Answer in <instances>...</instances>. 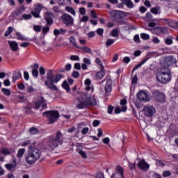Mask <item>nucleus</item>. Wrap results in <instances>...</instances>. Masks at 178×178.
<instances>
[{
  "mask_svg": "<svg viewBox=\"0 0 178 178\" xmlns=\"http://www.w3.org/2000/svg\"><path fill=\"white\" fill-rule=\"evenodd\" d=\"M63 74H54V70H49L46 76L42 78V81L44 83V86L49 90L51 91H58L59 89L56 86V83H59L60 80H62Z\"/></svg>",
  "mask_w": 178,
  "mask_h": 178,
  "instance_id": "1",
  "label": "nucleus"
},
{
  "mask_svg": "<svg viewBox=\"0 0 178 178\" xmlns=\"http://www.w3.org/2000/svg\"><path fill=\"white\" fill-rule=\"evenodd\" d=\"M40 157L41 150L37 147H34L28 151L25 160L28 165H34Z\"/></svg>",
  "mask_w": 178,
  "mask_h": 178,
  "instance_id": "2",
  "label": "nucleus"
},
{
  "mask_svg": "<svg viewBox=\"0 0 178 178\" xmlns=\"http://www.w3.org/2000/svg\"><path fill=\"white\" fill-rule=\"evenodd\" d=\"M157 81L162 84H168L172 80V72L168 67H162L156 76Z\"/></svg>",
  "mask_w": 178,
  "mask_h": 178,
  "instance_id": "3",
  "label": "nucleus"
},
{
  "mask_svg": "<svg viewBox=\"0 0 178 178\" xmlns=\"http://www.w3.org/2000/svg\"><path fill=\"white\" fill-rule=\"evenodd\" d=\"M78 101L79 102L76 106L78 109H86V108H88V106H95V105H97V100L92 95H90L86 99L79 97Z\"/></svg>",
  "mask_w": 178,
  "mask_h": 178,
  "instance_id": "4",
  "label": "nucleus"
},
{
  "mask_svg": "<svg viewBox=\"0 0 178 178\" xmlns=\"http://www.w3.org/2000/svg\"><path fill=\"white\" fill-rule=\"evenodd\" d=\"M129 15H130V13L118 10H114L110 12L111 17H112L116 23L121 24V26L126 24V22L123 20V19H124V17H127Z\"/></svg>",
  "mask_w": 178,
  "mask_h": 178,
  "instance_id": "5",
  "label": "nucleus"
},
{
  "mask_svg": "<svg viewBox=\"0 0 178 178\" xmlns=\"http://www.w3.org/2000/svg\"><path fill=\"white\" fill-rule=\"evenodd\" d=\"M63 143V134L60 131H58L56 135V138L51 137L49 140V147L51 149H55V148L59 147V144L62 145Z\"/></svg>",
  "mask_w": 178,
  "mask_h": 178,
  "instance_id": "6",
  "label": "nucleus"
},
{
  "mask_svg": "<svg viewBox=\"0 0 178 178\" xmlns=\"http://www.w3.org/2000/svg\"><path fill=\"white\" fill-rule=\"evenodd\" d=\"M55 17V15H54L53 12L51 11H47L44 13V19L47 22V26H44L42 28V33L44 34H47L49 31V26H52L54 24V19Z\"/></svg>",
  "mask_w": 178,
  "mask_h": 178,
  "instance_id": "7",
  "label": "nucleus"
},
{
  "mask_svg": "<svg viewBox=\"0 0 178 178\" xmlns=\"http://www.w3.org/2000/svg\"><path fill=\"white\" fill-rule=\"evenodd\" d=\"M43 116H46L49 120V124H54L60 118L59 111H49L43 113Z\"/></svg>",
  "mask_w": 178,
  "mask_h": 178,
  "instance_id": "8",
  "label": "nucleus"
},
{
  "mask_svg": "<svg viewBox=\"0 0 178 178\" xmlns=\"http://www.w3.org/2000/svg\"><path fill=\"white\" fill-rule=\"evenodd\" d=\"M60 19L67 27H72L74 24V18L67 13H63L60 16Z\"/></svg>",
  "mask_w": 178,
  "mask_h": 178,
  "instance_id": "9",
  "label": "nucleus"
},
{
  "mask_svg": "<svg viewBox=\"0 0 178 178\" xmlns=\"http://www.w3.org/2000/svg\"><path fill=\"white\" fill-rule=\"evenodd\" d=\"M137 98L142 102H149L151 98L149 96V92L147 90H140L137 94Z\"/></svg>",
  "mask_w": 178,
  "mask_h": 178,
  "instance_id": "10",
  "label": "nucleus"
},
{
  "mask_svg": "<svg viewBox=\"0 0 178 178\" xmlns=\"http://www.w3.org/2000/svg\"><path fill=\"white\" fill-rule=\"evenodd\" d=\"M150 31H152V33L156 35H163L169 33L168 28L165 26H156L151 29Z\"/></svg>",
  "mask_w": 178,
  "mask_h": 178,
  "instance_id": "11",
  "label": "nucleus"
},
{
  "mask_svg": "<svg viewBox=\"0 0 178 178\" xmlns=\"http://www.w3.org/2000/svg\"><path fill=\"white\" fill-rule=\"evenodd\" d=\"M143 112L147 118H152L156 113V109L153 106L146 105L143 107Z\"/></svg>",
  "mask_w": 178,
  "mask_h": 178,
  "instance_id": "12",
  "label": "nucleus"
},
{
  "mask_svg": "<svg viewBox=\"0 0 178 178\" xmlns=\"http://www.w3.org/2000/svg\"><path fill=\"white\" fill-rule=\"evenodd\" d=\"M153 97L155 101H157V102H160V104H163V102H165V94L159 92V90H153Z\"/></svg>",
  "mask_w": 178,
  "mask_h": 178,
  "instance_id": "13",
  "label": "nucleus"
},
{
  "mask_svg": "<svg viewBox=\"0 0 178 178\" xmlns=\"http://www.w3.org/2000/svg\"><path fill=\"white\" fill-rule=\"evenodd\" d=\"M41 10H42V6L41 3H36L34 6V10L31 11V15L33 17L38 19V17H40V13H41Z\"/></svg>",
  "mask_w": 178,
  "mask_h": 178,
  "instance_id": "14",
  "label": "nucleus"
},
{
  "mask_svg": "<svg viewBox=\"0 0 178 178\" xmlns=\"http://www.w3.org/2000/svg\"><path fill=\"white\" fill-rule=\"evenodd\" d=\"M124 171L123 168L118 165L115 168V173L111 175V178H124Z\"/></svg>",
  "mask_w": 178,
  "mask_h": 178,
  "instance_id": "15",
  "label": "nucleus"
},
{
  "mask_svg": "<svg viewBox=\"0 0 178 178\" xmlns=\"http://www.w3.org/2000/svg\"><path fill=\"white\" fill-rule=\"evenodd\" d=\"M137 166L139 168V169H140V170H143V172H147V170L149 169V164L145 161V159H144L139 161Z\"/></svg>",
  "mask_w": 178,
  "mask_h": 178,
  "instance_id": "16",
  "label": "nucleus"
},
{
  "mask_svg": "<svg viewBox=\"0 0 178 178\" xmlns=\"http://www.w3.org/2000/svg\"><path fill=\"white\" fill-rule=\"evenodd\" d=\"M35 109H38L39 108H41L42 105V109H47V103L45 102V99L44 97H39L38 101L35 102Z\"/></svg>",
  "mask_w": 178,
  "mask_h": 178,
  "instance_id": "17",
  "label": "nucleus"
},
{
  "mask_svg": "<svg viewBox=\"0 0 178 178\" xmlns=\"http://www.w3.org/2000/svg\"><path fill=\"white\" fill-rule=\"evenodd\" d=\"M104 91L106 93L112 92V79L111 78L108 79L106 81Z\"/></svg>",
  "mask_w": 178,
  "mask_h": 178,
  "instance_id": "18",
  "label": "nucleus"
},
{
  "mask_svg": "<svg viewBox=\"0 0 178 178\" xmlns=\"http://www.w3.org/2000/svg\"><path fill=\"white\" fill-rule=\"evenodd\" d=\"M161 20L163 22H165V23L169 26V27H171L172 29H177V22L168 19H161Z\"/></svg>",
  "mask_w": 178,
  "mask_h": 178,
  "instance_id": "19",
  "label": "nucleus"
},
{
  "mask_svg": "<svg viewBox=\"0 0 178 178\" xmlns=\"http://www.w3.org/2000/svg\"><path fill=\"white\" fill-rule=\"evenodd\" d=\"M175 63L176 57H175L174 56H170L167 57L165 63L168 65V66H173Z\"/></svg>",
  "mask_w": 178,
  "mask_h": 178,
  "instance_id": "20",
  "label": "nucleus"
},
{
  "mask_svg": "<svg viewBox=\"0 0 178 178\" xmlns=\"http://www.w3.org/2000/svg\"><path fill=\"white\" fill-rule=\"evenodd\" d=\"M105 76V68H101L100 71L95 74L96 80H102Z\"/></svg>",
  "mask_w": 178,
  "mask_h": 178,
  "instance_id": "21",
  "label": "nucleus"
},
{
  "mask_svg": "<svg viewBox=\"0 0 178 178\" xmlns=\"http://www.w3.org/2000/svg\"><path fill=\"white\" fill-rule=\"evenodd\" d=\"M15 37L17 40L19 41H29V38L24 36V35L22 34L20 32H16Z\"/></svg>",
  "mask_w": 178,
  "mask_h": 178,
  "instance_id": "22",
  "label": "nucleus"
},
{
  "mask_svg": "<svg viewBox=\"0 0 178 178\" xmlns=\"http://www.w3.org/2000/svg\"><path fill=\"white\" fill-rule=\"evenodd\" d=\"M8 44L12 51H16L19 49V44L16 41H8Z\"/></svg>",
  "mask_w": 178,
  "mask_h": 178,
  "instance_id": "23",
  "label": "nucleus"
},
{
  "mask_svg": "<svg viewBox=\"0 0 178 178\" xmlns=\"http://www.w3.org/2000/svg\"><path fill=\"white\" fill-rule=\"evenodd\" d=\"M85 86L86 91H90L91 90V92H94V88H91V79H86L85 81Z\"/></svg>",
  "mask_w": 178,
  "mask_h": 178,
  "instance_id": "24",
  "label": "nucleus"
},
{
  "mask_svg": "<svg viewBox=\"0 0 178 178\" xmlns=\"http://www.w3.org/2000/svg\"><path fill=\"white\" fill-rule=\"evenodd\" d=\"M151 13H153V15H161L162 12L161 11V7L159 6H157L156 7H153L150 10Z\"/></svg>",
  "mask_w": 178,
  "mask_h": 178,
  "instance_id": "25",
  "label": "nucleus"
},
{
  "mask_svg": "<svg viewBox=\"0 0 178 178\" xmlns=\"http://www.w3.org/2000/svg\"><path fill=\"white\" fill-rule=\"evenodd\" d=\"M123 3L128 9H133L134 8V3L131 0H124Z\"/></svg>",
  "mask_w": 178,
  "mask_h": 178,
  "instance_id": "26",
  "label": "nucleus"
},
{
  "mask_svg": "<svg viewBox=\"0 0 178 178\" xmlns=\"http://www.w3.org/2000/svg\"><path fill=\"white\" fill-rule=\"evenodd\" d=\"M148 59H149V58H147L145 60H143L141 63H140L139 64L136 65L132 69V73H134V72H136V70H137V69H138L139 67H141L143 65H145L148 61Z\"/></svg>",
  "mask_w": 178,
  "mask_h": 178,
  "instance_id": "27",
  "label": "nucleus"
},
{
  "mask_svg": "<svg viewBox=\"0 0 178 178\" xmlns=\"http://www.w3.org/2000/svg\"><path fill=\"white\" fill-rule=\"evenodd\" d=\"M79 49H81V51H83V52H86V54H89V55H91L92 54V51L91 50V48L88 47V46H84L82 47H78Z\"/></svg>",
  "mask_w": 178,
  "mask_h": 178,
  "instance_id": "28",
  "label": "nucleus"
},
{
  "mask_svg": "<svg viewBox=\"0 0 178 178\" xmlns=\"http://www.w3.org/2000/svg\"><path fill=\"white\" fill-rule=\"evenodd\" d=\"M25 153H26V149L20 148L18 149L17 157L19 158V159H22V158H23V155H24Z\"/></svg>",
  "mask_w": 178,
  "mask_h": 178,
  "instance_id": "29",
  "label": "nucleus"
},
{
  "mask_svg": "<svg viewBox=\"0 0 178 178\" xmlns=\"http://www.w3.org/2000/svg\"><path fill=\"white\" fill-rule=\"evenodd\" d=\"M65 10L66 12H68V13L72 15V16H76V11L74 10V8H73V7L67 6H65Z\"/></svg>",
  "mask_w": 178,
  "mask_h": 178,
  "instance_id": "30",
  "label": "nucleus"
},
{
  "mask_svg": "<svg viewBox=\"0 0 178 178\" xmlns=\"http://www.w3.org/2000/svg\"><path fill=\"white\" fill-rule=\"evenodd\" d=\"M173 36L170 35L168 36L165 39V45H172V44H173Z\"/></svg>",
  "mask_w": 178,
  "mask_h": 178,
  "instance_id": "31",
  "label": "nucleus"
},
{
  "mask_svg": "<svg viewBox=\"0 0 178 178\" xmlns=\"http://www.w3.org/2000/svg\"><path fill=\"white\" fill-rule=\"evenodd\" d=\"M5 168L10 170V172H15V169H16V165H13L12 163H7L5 165Z\"/></svg>",
  "mask_w": 178,
  "mask_h": 178,
  "instance_id": "32",
  "label": "nucleus"
},
{
  "mask_svg": "<svg viewBox=\"0 0 178 178\" xmlns=\"http://www.w3.org/2000/svg\"><path fill=\"white\" fill-rule=\"evenodd\" d=\"M62 87L67 91V92H70V86H69V83H67V81H64L62 83Z\"/></svg>",
  "mask_w": 178,
  "mask_h": 178,
  "instance_id": "33",
  "label": "nucleus"
},
{
  "mask_svg": "<svg viewBox=\"0 0 178 178\" xmlns=\"http://www.w3.org/2000/svg\"><path fill=\"white\" fill-rule=\"evenodd\" d=\"M22 77V73L20 72H14L13 74V79L16 81Z\"/></svg>",
  "mask_w": 178,
  "mask_h": 178,
  "instance_id": "34",
  "label": "nucleus"
},
{
  "mask_svg": "<svg viewBox=\"0 0 178 178\" xmlns=\"http://www.w3.org/2000/svg\"><path fill=\"white\" fill-rule=\"evenodd\" d=\"M120 104L122 105V112H126V111H127V107L125 106L124 105L127 104V100L125 99H122L120 101Z\"/></svg>",
  "mask_w": 178,
  "mask_h": 178,
  "instance_id": "35",
  "label": "nucleus"
},
{
  "mask_svg": "<svg viewBox=\"0 0 178 178\" xmlns=\"http://www.w3.org/2000/svg\"><path fill=\"white\" fill-rule=\"evenodd\" d=\"M1 154H2L3 155H10V154H12V152H10V149L6 147H3L1 151Z\"/></svg>",
  "mask_w": 178,
  "mask_h": 178,
  "instance_id": "36",
  "label": "nucleus"
},
{
  "mask_svg": "<svg viewBox=\"0 0 178 178\" xmlns=\"http://www.w3.org/2000/svg\"><path fill=\"white\" fill-rule=\"evenodd\" d=\"M12 33H13V28L12 26H9L4 33V37H9Z\"/></svg>",
  "mask_w": 178,
  "mask_h": 178,
  "instance_id": "37",
  "label": "nucleus"
},
{
  "mask_svg": "<svg viewBox=\"0 0 178 178\" xmlns=\"http://www.w3.org/2000/svg\"><path fill=\"white\" fill-rule=\"evenodd\" d=\"M31 19V14H24L19 20H30Z\"/></svg>",
  "mask_w": 178,
  "mask_h": 178,
  "instance_id": "38",
  "label": "nucleus"
},
{
  "mask_svg": "<svg viewBox=\"0 0 178 178\" xmlns=\"http://www.w3.org/2000/svg\"><path fill=\"white\" fill-rule=\"evenodd\" d=\"M95 63H97V65L100 66L101 69H102V70L105 69V67H104V64L102 63V61L101 60V59L99 58H96Z\"/></svg>",
  "mask_w": 178,
  "mask_h": 178,
  "instance_id": "39",
  "label": "nucleus"
},
{
  "mask_svg": "<svg viewBox=\"0 0 178 178\" xmlns=\"http://www.w3.org/2000/svg\"><path fill=\"white\" fill-rule=\"evenodd\" d=\"M1 91H2L3 94H4V95H6V97H10V95L11 94L10 90H9L8 88H3L1 89Z\"/></svg>",
  "mask_w": 178,
  "mask_h": 178,
  "instance_id": "40",
  "label": "nucleus"
},
{
  "mask_svg": "<svg viewBox=\"0 0 178 178\" xmlns=\"http://www.w3.org/2000/svg\"><path fill=\"white\" fill-rule=\"evenodd\" d=\"M70 42L72 44V45H74V47H75L76 48H79L77 43L76 42V38H74V37H70Z\"/></svg>",
  "mask_w": 178,
  "mask_h": 178,
  "instance_id": "41",
  "label": "nucleus"
},
{
  "mask_svg": "<svg viewBox=\"0 0 178 178\" xmlns=\"http://www.w3.org/2000/svg\"><path fill=\"white\" fill-rule=\"evenodd\" d=\"M29 133L32 135L34 136L38 133V129L35 127H32L29 129Z\"/></svg>",
  "mask_w": 178,
  "mask_h": 178,
  "instance_id": "42",
  "label": "nucleus"
},
{
  "mask_svg": "<svg viewBox=\"0 0 178 178\" xmlns=\"http://www.w3.org/2000/svg\"><path fill=\"white\" fill-rule=\"evenodd\" d=\"M115 40L114 39H108L106 42V47H111V45L115 44Z\"/></svg>",
  "mask_w": 178,
  "mask_h": 178,
  "instance_id": "43",
  "label": "nucleus"
},
{
  "mask_svg": "<svg viewBox=\"0 0 178 178\" xmlns=\"http://www.w3.org/2000/svg\"><path fill=\"white\" fill-rule=\"evenodd\" d=\"M140 38L145 40H149V35L147 33H143L140 34Z\"/></svg>",
  "mask_w": 178,
  "mask_h": 178,
  "instance_id": "44",
  "label": "nucleus"
},
{
  "mask_svg": "<svg viewBox=\"0 0 178 178\" xmlns=\"http://www.w3.org/2000/svg\"><path fill=\"white\" fill-rule=\"evenodd\" d=\"M72 76L74 77V79H79V77H80V72L78 71H73L72 73Z\"/></svg>",
  "mask_w": 178,
  "mask_h": 178,
  "instance_id": "45",
  "label": "nucleus"
},
{
  "mask_svg": "<svg viewBox=\"0 0 178 178\" xmlns=\"http://www.w3.org/2000/svg\"><path fill=\"white\" fill-rule=\"evenodd\" d=\"M40 49L42 52H45V51H48V47L43 43L40 44Z\"/></svg>",
  "mask_w": 178,
  "mask_h": 178,
  "instance_id": "46",
  "label": "nucleus"
},
{
  "mask_svg": "<svg viewBox=\"0 0 178 178\" xmlns=\"http://www.w3.org/2000/svg\"><path fill=\"white\" fill-rule=\"evenodd\" d=\"M90 18L87 15H83L82 18L79 20L80 23H86V22H88Z\"/></svg>",
  "mask_w": 178,
  "mask_h": 178,
  "instance_id": "47",
  "label": "nucleus"
},
{
  "mask_svg": "<svg viewBox=\"0 0 178 178\" xmlns=\"http://www.w3.org/2000/svg\"><path fill=\"white\" fill-rule=\"evenodd\" d=\"M70 59L73 61H79L80 60V57H79V56L76 55H72L70 56Z\"/></svg>",
  "mask_w": 178,
  "mask_h": 178,
  "instance_id": "48",
  "label": "nucleus"
},
{
  "mask_svg": "<svg viewBox=\"0 0 178 178\" xmlns=\"http://www.w3.org/2000/svg\"><path fill=\"white\" fill-rule=\"evenodd\" d=\"M111 35L113 37H118L119 35V31H118V29H113L111 31Z\"/></svg>",
  "mask_w": 178,
  "mask_h": 178,
  "instance_id": "49",
  "label": "nucleus"
},
{
  "mask_svg": "<svg viewBox=\"0 0 178 178\" xmlns=\"http://www.w3.org/2000/svg\"><path fill=\"white\" fill-rule=\"evenodd\" d=\"M78 152L82 156V158H83L84 159H87V154L86 153V152L83 150H79Z\"/></svg>",
  "mask_w": 178,
  "mask_h": 178,
  "instance_id": "50",
  "label": "nucleus"
},
{
  "mask_svg": "<svg viewBox=\"0 0 178 178\" xmlns=\"http://www.w3.org/2000/svg\"><path fill=\"white\" fill-rule=\"evenodd\" d=\"M97 34L100 36L104 35V29H102V28L97 29Z\"/></svg>",
  "mask_w": 178,
  "mask_h": 178,
  "instance_id": "51",
  "label": "nucleus"
},
{
  "mask_svg": "<svg viewBox=\"0 0 178 178\" xmlns=\"http://www.w3.org/2000/svg\"><path fill=\"white\" fill-rule=\"evenodd\" d=\"M33 30H34V31H36L37 33H40V31H41V26H40V25L33 26Z\"/></svg>",
  "mask_w": 178,
  "mask_h": 178,
  "instance_id": "52",
  "label": "nucleus"
},
{
  "mask_svg": "<svg viewBox=\"0 0 178 178\" xmlns=\"http://www.w3.org/2000/svg\"><path fill=\"white\" fill-rule=\"evenodd\" d=\"M113 109H115L113 106L110 105L108 106L107 111H108V115H112V112H113Z\"/></svg>",
  "mask_w": 178,
  "mask_h": 178,
  "instance_id": "53",
  "label": "nucleus"
},
{
  "mask_svg": "<svg viewBox=\"0 0 178 178\" xmlns=\"http://www.w3.org/2000/svg\"><path fill=\"white\" fill-rule=\"evenodd\" d=\"M88 131H90V128L84 127L81 130V134L83 135H86V134H87V133H88Z\"/></svg>",
  "mask_w": 178,
  "mask_h": 178,
  "instance_id": "54",
  "label": "nucleus"
},
{
  "mask_svg": "<svg viewBox=\"0 0 178 178\" xmlns=\"http://www.w3.org/2000/svg\"><path fill=\"white\" fill-rule=\"evenodd\" d=\"M172 173L170 172V171H163V177H169V176H171Z\"/></svg>",
  "mask_w": 178,
  "mask_h": 178,
  "instance_id": "55",
  "label": "nucleus"
},
{
  "mask_svg": "<svg viewBox=\"0 0 178 178\" xmlns=\"http://www.w3.org/2000/svg\"><path fill=\"white\" fill-rule=\"evenodd\" d=\"M79 13H80V15H86V8H84V7L79 8Z\"/></svg>",
  "mask_w": 178,
  "mask_h": 178,
  "instance_id": "56",
  "label": "nucleus"
},
{
  "mask_svg": "<svg viewBox=\"0 0 178 178\" xmlns=\"http://www.w3.org/2000/svg\"><path fill=\"white\" fill-rule=\"evenodd\" d=\"M83 61L86 65H91V60L88 58H84Z\"/></svg>",
  "mask_w": 178,
  "mask_h": 178,
  "instance_id": "57",
  "label": "nucleus"
},
{
  "mask_svg": "<svg viewBox=\"0 0 178 178\" xmlns=\"http://www.w3.org/2000/svg\"><path fill=\"white\" fill-rule=\"evenodd\" d=\"M88 38H94V37H95V31H91V32H89L88 34H87Z\"/></svg>",
  "mask_w": 178,
  "mask_h": 178,
  "instance_id": "58",
  "label": "nucleus"
},
{
  "mask_svg": "<svg viewBox=\"0 0 178 178\" xmlns=\"http://www.w3.org/2000/svg\"><path fill=\"white\" fill-rule=\"evenodd\" d=\"M27 92H34L35 91V89L32 86H30L26 89Z\"/></svg>",
  "mask_w": 178,
  "mask_h": 178,
  "instance_id": "59",
  "label": "nucleus"
},
{
  "mask_svg": "<svg viewBox=\"0 0 178 178\" xmlns=\"http://www.w3.org/2000/svg\"><path fill=\"white\" fill-rule=\"evenodd\" d=\"M130 60H131L130 57H129V56H125L123 58V62H124V63H126L127 65L128 63H130Z\"/></svg>",
  "mask_w": 178,
  "mask_h": 178,
  "instance_id": "60",
  "label": "nucleus"
},
{
  "mask_svg": "<svg viewBox=\"0 0 178 178\" xmlns=\"http://www.w3.org/2000/svg\"><path fill=\"white\" fill-rule=\"evenodd\" d=\"M24 78L25 80L28 81L30 79V74L27 71H24Z\"/></svg>",
  "mask_w": 178,
  "mask_h": 178,
  "instance_id": "61",
  "label": "nucleus"
},
{
  "mask_svg": "<svg viewBox=\"0 0 178 178\" xmlns=\"http://www.w3.org/2000/svg\"><path fill=\"white\" fill-rule=\"evenodd\" d=\"M32 76L33 77H38V70H32Z\"/></svg>",
  "mask_w": 178,
  "mask_h": 178,
  "instance_id": "62",
  "label": "nucleus"
},
{
  "mask_svg": "<svg viewBox=\"0 0 178 178\" xmlns=\"http://www.w3.org/2000/svg\"><path fill=\"white\" fill-rule=\"evenodd\" d=\"M152 177L154 178H162V176H161V175H159V174H158V173H156L155 172H152Z\"/></svg>",
  "mask_w": 178,
  "mask_h": 178,
  "instance_id": "63",
  "label": "nucleus"
},
{
  "mask_svg": "<svg viewBox=\"0 0 178 178\" xmlns=\"http://www.w3.org/2000/svg\"><path fill=\"white\" fill-rule=\"evenodd\" d=\"M95 178H105V175H104L103 172H99L97 173V175H96Z\"/></svg>",
  "mask_w": 178,
  "mask_h": 178,
  "instance_id": "64",
  "label": "nucleus"
}]
</instances>
